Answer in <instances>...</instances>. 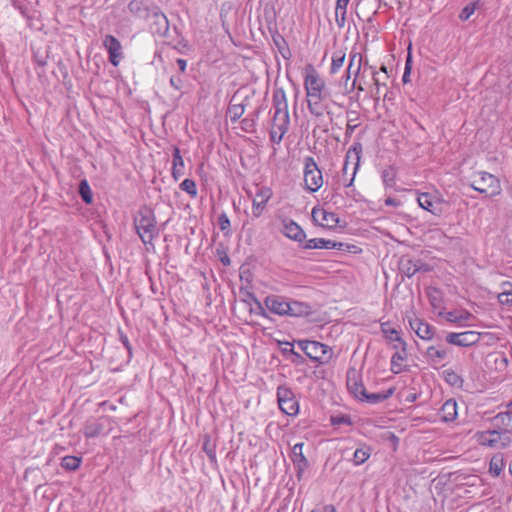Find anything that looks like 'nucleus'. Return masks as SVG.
I'll list each match as a JSON object with an SVG mask.
<instances>
[{"label":"nucleus","instance_id":"obj_1","mask_svg":"<svg viewBox=\"0 0 512 512\" xmlns=\"http://www.w3.org/2000/svg\"><path fill=\"white\" fill-rule=\"evenodd\" d=\"M272 108L273 114L270 121L269 136L272 143L279 145L290 126L288 101L283 88L274 89Z\"/></svg>","mask_w":512,"mask_h":512},{"label":"nucleus","instance_id":"obj_2","mask_svg":"<svg viewBox=\"0 0 512 512\" xmlns=\"http://www.w3.org/2000/svg\"><path fill=\"white\" fill-rule=\"evenodd\" d=\"M134 226L143 244L153 246V241L157 236L154 212L148 207L140 208L134 217Z\"/></svg>","mask_w":512,"mask_h":512},{"label":"nucleus","instance_id":"obj_3","mask_svg":"<svg viewBox=\"0 0 512 512\" xmlns=\"http://www.w3.org/2000/svg\"><path fill=\"white\" fill-rule=\"evenodd\" d=\"M469 186L489 198L499 196L502 193L500 180L495 175L485 171L477 172Z\"/></svg>","mask_w":512,"mask_h":512},{"label":"nucleus","instance_id":"obj_4","mask_svg":"<svg viewBox=\"0 0 512 512\" xmlns=\"http://www.w3.org/2000/svg\"><path fill=\"white\" fill-rule=\"evenodd\" d=\"M304 90L306 97L315 94H329L325 80L312 64L304 67Z\"/></svg>","mask_w":512,"mask_h":512},{"label":"nucleus","instance_id":"obj_5","mask_svg":"<svg viewBox=\"0 0 512 512\" xmlns=\"http://www.w3.org/2000/svg\"><path fill=\"white\" fill-rule=\"evenodd\" d=\"M305 189L311 193L317 192L323 185L322 171L319 169L313 157L304 158L303 169Z\"/></svg>","mask_w":512,"mask_h":512},{"label":"nucleus","instance_id":"obj_6","mask_svg":"<svg viewBox=\"0 0 512 512\" xmlns=\"http://www.w3.org/2000/svg\"><path fill=\"white\" fill-rule=\"evenodd\" d=\"M297 344L304 354L313 361L326 363L331 357L329 347L321 342L299 340L297 341Z\"/></svg>","mask_w":512,"mask_h":512},{"label":"nucleus","instance_id":"obj_7","mask_svg":"<svg viewBox=\"0 0 512 512\" xmlns=\"http://www.w3.org/2000/svg\"><path fill=\"white\" fill-rule=\"evenodd\" d=\"M277 401L280 410L289 416H295L299 412V404L293 391L283 385L277 389Z\"/></svg>","mask_w":512,"mask_h":512},{"label":"nucleus","instance_id":"obj_8","mask_svg":"<svg viewBox=\"0 0 512 512\" xmlns=\"http://www.w3.org/2000/svg\"><path fill=\"white\" fill-rule=\"evenodd\" d=\"M149 28L152 34L164 37L169 31V21L159 9H154L147 15Z\"/></svg>","mask_w":512,"mask_h":512},{"label":"nucleus","instance_id":"obj_9","mask_svg":"<svg viewBox=\"0 0 512 512\" xmlns=\"http://www.w3.org/2000/svg\"><path fill=\"white\" fill-rule=\"evenodd\" d=\"M272 195L271 188L267 186L257 187L255 196L252 199V214L255 218H259L263 214Z\"/></svg>","mask_w":512,"mask_h":512},{"label":"nucleus","instance_id":"obj_10","mask_svg":"<svg viewBox=\"0 0 512 512\" xmlns=\"http://www.w3.org/2000/svg\"><path fill=\"white\" fill-rule=\"evenodd\" d=\"M311 216L313 221L323 228L333 229L337 227L339 223L337 214L329 212L319 206H316L312 209Z\"/></svg>","mask_w":512,"mask_h":512},{"label":"nucleus","instance_id":"obj_11","mask_svg":"<svg viewBox=\"0 0 512 512\" xmlns=\"http://www.w3.org/2000/svg\"><path fill=\"white\" fill-rule=\"evenodd\" d=\"M480 340V333L476 331L451 332L446 335V341L451 345L468 347Z\"/></svg>","mask_w":512,"mask_h":512},{"label":"nucleus","instance_id":"obj_12","mask_svg":"<svg viewBox=\"0 0 512 512\" xmlns=\"http://www.w3.org/2000/svg\"><path fill=\"white\" fill-rule=\"evenodd\" d=\"M103 46L108 52L110 63L117 67L123 58L122 45L120 41L113 35H106Z\"/></svg>","mask_w":512,"mask_h":512},{"label":"nucleus","instance_id":"obj_13","mask_svg":"<svg viewBox=\"0 0 512 512\" xmlns=\"http://www.w3.org/2000/svg\"><path fill=\"white\" fill-rule=\"evenodd\" d=\"M281 224V232L285 237L298 243H301L305 240V231L294 220L284 217L281 219Z\"/></svg>","mask_w":512,"mask_h":512},{"label":"nucleus","instance_id":"obj_14","mask_svg":"<svg viewBox=\"0 0 512 512\" xmlns=\"http://www.w3.org/2000/svg\"><path fill=\"white\" fill-rule=\"evenodd\" d=\"M329 94H315L306 97V103L309 113L316 117L321 118L324 116L327 109L325 101Z\"/></svg>","mask_w":512,"mask_h":512},{"label":"nucleus","instance_id":"obj_15","mask_svg":"<svg viewBox=\"0 0 512 512\" xmlns=\"http://www.w3.org/2000/svg\"><path fill=\"white\" fill-rule=\"evenodd\" d=\"M409 325L420 339L425 341L433 339L434 328L427 322H424L420 318L415 317L409 320Z\"/></svg>","mask_w":512,"mask_h":512},{"label":"nucleus","instance_id":"obj_16","mask_svg":"<svg viewBox=\"0 0 512 512\" xmlns=\"http://www.w3.org/2000/svg\"><path fill=\"white\" fill-rule=\"evenodd\" d=\"M417 202L422 209L432 213L433 215L439 216L441 214L440 205L442 200H435L430 193H419Z\"/></svg>","mask_w":512,"mask_h":512},{"label":"nucleus","instance_id":"obj_17","mask_svg":"<svg viewBox=\"0 0 512 512\" xmlns=\"http://www.w3.org/2000/svg\"><path fill=\"white\" fill-rule=\"evenodd\" d=\"M266 308L279 316H285L288 309V301L277 295L267 296L264 300Z\"/></svg>","mask_w":512,"mask_h":512},{"label":"nucleus","instance_id":"obj_18","mask_svg":"<svg viewBox=\"0 0 512 512\" xmlns=\"http://www.w3.org/2000/svg\"><path fill=\"white\" fill-rule=\"evenodd\" d=\"M381 332L384 338L393 345L394 349L407 346L406 341L401 337L399 331L389 325V323H381Z\"/></svg>","mask_w":512,"mask_h":512},{"label":"nucleus","instance_id":"obj_19","mask_svg":"<svg viewBox=\"0 0 512 512\" xmlns=\"http://www.w3.org/2000/svg\"><path fill=\"white\" fill-rule=\"evenodd\" d=\"M439 416L442 422H454L458 417V406L454 399H448L439 409Z\"/></svg>","mask_w":512,"mask_h":512},{"label":"nucleus","instance_id":"obj_20","mask_svg":"<svg viewBox=\"0 0 512 512\" xmlns=\"http://www.w3.org/2000/svg\"><path fill=\"white\" fill-rule=\"evenodd\" d=\"M344 244L342 242H336L333 240H327L324 238H312L305 242V249H337L342 250Z\"/></svg>","mask_w":512,"mask_h":512},{"label":"nucleus","instance_id":"obj_21","mask_svg":"<svg viewBox=\"0 0 512 512\" xmlns=\"http://www.w3.org/2000/svg\"><path fill=\"white\" fill-rule=\"evenodd\" d=\"M391 357V371L400 374L405 371L404 362L408 359L407 346L399 347Z\"/></svg>","mask_w":512,"mask_h":512},{"label":"nucleus","instance_id":"obj_22","mask_svg":"<svg viewBox=\"0 0 512 512\" xmlns=\"http://www.w3.org/2000/svg\"><path fill=\"white\" fill-rule=\"evenodd\" d=\"M173 160L171 167V175L172 178L177 181L179 180L185 173V163L184 159L181 155L180 149L177 146L173 147Z\"/></svg>","mask_w":512,"mask_h":512},{"label":"nucleus","instance_id":"obj_23","mask_svg":"<svg viewBox=\"0 0 512 512\" xmlns=\"http://www.w3.org/2000/svg\"><path fill=\"white\" fill-rule=\"evenodd\" d=\"M501 440V433L497 430L482 431L477 434V441L482 446L495 447Z\"/></svg>","mask_w":512,"mask_h":512},{"label":"nucleus","instance_id":"obj_24","mask_svg":"<svg viewBox=\"0 0 512 512\" xmlns=\"http://www.w3.org/2000/svg\"><path fill=\"white\" fill-rule=\"evenodd\" d=\"M444 317L448 322L455 323L462 327L468 326L464 323L465 321L474 318V316L468 310L449 311L444 314Z\"/></svg>","mask_w":512,"mask_h":512},{"label":"nucleus","instance_id":"obj_25","mask_svg":"<svg viewBox=\"0 0 512 512\" xmlns=\"http://www.w3.org/2000/svg\"><path fill=\"white\" fill-rule=\"evenodd\" d=\"M361 66H362V55L361 53L359 52H352L350 54V59H349V65H348V68L346 70V80L350 79V70H352V68L355 67V70H354V80L352 82V88L355 87V83H356V79L360 73V70H361Z\"/></svg>","mask_w":512,"mask_h":512},{"label":"nucleus","instance_id":"obj_26","mask_svg":"<svg viewBox=\"0 0 512 512\" xmlns=\"http://www.w3.org/2000/svg\"><path fill=\"white\" fill-rule=\"evenodd\" d=\"M311 307L305 302L291 301L288 302L287 316L301 317L310 313Z\"/></svg>","mask_w":512,"mask_h":512},{"label":"nucleus","instance_id":"obj_27","mask_svg":"<svg viewBox=\"0 0 512 512\" xmlns=\"http://www.w3.org/2000/svg\"><path fill=\"white\" fill-rule=\"evenodd\" d=\"M350 0H337L335 7V22L339 28L346 24L347 7Z\"/></svg>","mask_w":512,"mask_h":512},{"label":"nucleus","instance_id":"obj_28","mask_svg":"<svg viewBox=\"0 0 512 512\" xmlns=\"http://www.w3.org/2000/svg\"><path fill=\"white\" fill-rule=\"evenodd\" d=\"M504 466H505V463H504L503 454L497 453L494 456H492V458L490 460L489 473L493 477H498L502 473Z\"/></svg>","mask_w":512,"mask_h":512},{"label":"nucleus","instance_id":"obj_29","mask_svg":"<svg viewBox=\"0 0 512 512\" xmlns=\"http://www.w3.org/2000/svg\"><path fill=\"white\" fill-rule=\"evenodd\" d=\"M372 449L368 445H361L353 454V463L359 466L365 463L371 456Z\"/></svg>","mask_w":512,"mask_h":512},{"label":"nucleus","instance_id":"obj_30","mask_svg":"<svg viewBox=\"0 0 512 512\" xmlns=\"http://www.w3.org/2000/svg\"><path fill=\"white\" fill-rule=\"evenodd\" d=\"M496 424L506 433L512 434V413L502 412L495 416Z\"/></svg>","mask_w":512,"mask_h":512},{"label":"nucleus","instance_id":"obj_31","mask_svg":"<svg viewBox=\"0 0 512 512\" xmlns=\"http://www.w3.org/2000/svg\"><path fill=\"white\" fill-rule=\"evenodd\" d=\"M347 387L349 391L359 400H364V396H366V390L362 383H359L356 379H351L348 377L347 379Z\"/></svg>","mask_w":512,"mask_h":512},{"label":"nucleus","instance_id":"obj_32","mask_svg":"<svg viewBox=\"0 0 512 512\" xmlns=\"http://www.w3.org/2000/svg\"><path fill=\"white\" fill-rule=\"evenodd\" d=\"M443 379L451 386L461 388L463 386V378L453 369H446L442 373Z\"/></svg>","mask_w":512,"mask_h":512},{"label":"nucleus","instance_id":"obj_33","mask_svg":"<svg viewBox=\"0 0 512 512\" xmlns=\"http://www.w3.org/2000/svg\"><path fill=\"white\" fill-rule=\"evenodd\" d=\"M346 54L343 50H336L332 54L330 73L336 74L343 66Z\"/></svg>","mask_w":512,"mask_h":512},{"label":"nucleus","instance_id":"obj_34","mask_svg":"<svg viewBox=\"0 0 512 512\" xmlns=\"http://www.w3.org/2000/svg\"><path fill=\"white\" fill-rule=\"evenodd\" d=\"M103 428V425L98 421L87 422L83 433L86 438H95L100 435Z\"/></svg>","mask_w":512,"mask_h":512},{"label":"nucleus","instance_id":"obj_35","mask_svg":"<svg viewBox=\"0 0 512 512\" xmlns=\"http://www.w3.org/2000/svg\"><path fill=\"white\" fill-rule=\"evenodd\" d=\"M393 393H394V388H389L388 390L381 392V393H372V394L366 393V396H364L363 401H366L369 403H379V402L384 401V400L388 399L389 397H391L393 395Z\"/></svg>","mask_w":512,"mask_h":512},{"label":"nucleus","instance_id":"obj_36","mask_svg":"<svg viewBox=\"0 0 512 512\" xmlns=\"http://www.w3.org/2000/svg\"><path fill=\"white\" fill-rule=\"evenodd\" d=\"M81 462H82V458L81 457L65 456L61 460V466L65 470L75 471V470H77L80 467Z\"/></svg>","mask_w":512,"mask_h":512},{"label":"nucleus","instance_id":"obj_37","mask_svg":"<svg viewBox=\"0 0 512 512\" xmlns=\"http://www.w3.org/2000/svg\"><path fill=\"white\" fill-rule=\"evenodd\" d=\"M426 354L433 363H438L447 357V351L436 346L428 347Z\"/></svg>","mask_w":512,"mask_h":512},{"label":"nucleus","instance_id":"obj_38","mask_svg":"<svg viewBox=\"0 0 512 512\" xmlns=\"http://www.w3.org/2000/svg\"><path fill=\"white\" fill-rule=\"evenodd\" d=\"M396 169L394 167H388L382 171V180L386 187H393L396 183Z\"/></svg>","mask_w":512,"mask_h":512},{"label":"nucleus","instance_id":"obj_39","mask_svg":"<svg viewBox=\"0 0 512 512\" xmlns=\"http://www.w3.org/2000/svg\"><path fill=\"white\" fill-rule=\"evenodd\" d=\"M79 193L86 204L92 203L93 196L87 180H82L79 184Z\"/></svg>","mask_w":512,"mask_h":512},{"label":"nucleus","instance_id":"obj_40","mask_svg":"<svg viewBox=\"0 0 512 512\" xmlns=\"http://www.w3.org/2000/svg\"><path fill=\"white\" fill-rule=\"evenodd\" d=\"M180 189L189 194L192 198H195L198 195L196 183L192 179L183 180L180 184Z\"/></svg>","mask_w":512,"mask_h":512},{"label":"nucleus","instance_id":"obj_41","mask_svg":"<svg viewBox=\"0 0 512 512\" xmlns=\"http://www.w3.org/2000/svg\"><path fill=\"white\" fill-rule=\"evenodd\" d=\"M303 443H297L292 448V460L293 462H305V456L303 454Z\"/></svg>","mask_w":512,"mask_h":512},{"label":"nucleus","instance_id":"obj_42","mask_svg":"<svg viewBox=\"0 0 512 512\" xmlns=\"http://www.w3.org/2000/svg\"><path fill=\"white\" fill-rule=\"evenodd\" d=\"M476 5L475 4H469L466 5L460 12L459 18L461 21H467L475 12Z\"/></svg>","mask_w":512,"mask_h":512},{"label":"nucleus","instance_id":"obj_43","mask_svg":"<svg viewBox=\"0 0 512 512\" xmlns=\"http://www.w3.org/2000/svg\"><path fill=\"white\" fill-rule=\"evenodd\" d=\"M244 112V108L241 105H233L229 108L230 118L233 122L237 121Z\"/></svg>","mask_w":512,"mask_h":512},{"label":"nucleus","instance_id":"obj_44","mask_svg":"<svg viewBox=\"0 0 512 512\" xmlns=\"http://www.w3.org/2000/svg\"><path fill=\"white\" fill-rule=\"evenodd\" d=\"M169 82L170 86L176 91H180L183 87V80L180 76H172Z\"/></svg>","mask_w":512,"mask_h":512},{"label":"nucleus","instance_id":"obj_45","mask_svg":"<svg viewBox=\"0 0 512 512\" xmlns=\"http://www.w3.org/2000/svg\"><path fill=\"white\" fill-rule=\"evenodd\" d=\"M286 345L287 346H290V355H292L294 358H293V362L296 363V364H300L303 362V357L300 355V353L296 352L293 348V344L290 343V342H286Z\"/></svg>","mask_w":512,"mask_h":512},{"label":"nucleus","instance_id":"obj_46","mask_svg":"<svg viewBox=\"0 0 512 512\" xmlns=\"http://www.w3.org/2000/svg\"><path fill=\"white\" fill-rule=\"evenodd\" d=\"M218 223L222 231L227 230L230 227V220L226 214H222L219 216Z\"/></svg>","mask_w":512,"mask_h":512},{"label":"nucleus","instance_id":"obj_47","mask_svg":"<svg viewBox=\"0 0 512 512\" xmlns=\"http://www.w3.org/2000/svg\"><path fill=\"white\" fill-rule=\"evenodd\" d=\"M509 296H510V290H507L505 288L500 294H498V301L501 304H508V303H510Z\"/></svg>","mask_w":512,"mask_h":512},{"label":"nucleus","instance_id":"obj_48","mask_svg":"<svg viewBox=\"0 0 512 512\" xmlns=\"http://www.w3.org/2000/svg\"><path fill=\"white\" fill-rule=\"evenodd\" d=\"M358 166H359L358 162L355 163V165L353 166V171H352L351 177L344 180V186L345 187L349 188V187L352 186V184L354 182V179H355V175H356Z\"/></svg>","mask_w":512,"mask_h":512},{"label":"nucleus","instance_id":"obj_49","mask_svg":"<svg viewBox=\"0 0 512 512\" xmlns=\"http://www.w3.org/2000/svg\"><path fill=\"white\" fill-rule=\"evenodd\" d=\"M176 62H177V65H178L181 73H185L186 69H187V60L179 58V59H177Z\"/></svg>","mask_w":512,"mask_h":512},{"label":"nucleus","instance_id":"obj_50","mask_svg":"<svg viewBox=\"0 0 512 512\" xmlns=\"http://www.w3.org/2000/svg\"><path fill=\"white\" fill-rule=\"evenodd\" d=\"M350 193H351V197L353 198V200H354L355 202H359V201H362V200H363L362 195H361L359 192H357L355 189H352V190L350 191Z\"/></svg>","mask_w":512,"mask_h":512},{"label":"nucleus","instance_id":"obj_51","mask_svg":"<svg viewBox=\"0 0 512 512\" xmlns=\"http://www.w3.org/2000/svg\"><path fill=\"white\" fill-rule=\"evenodd\" d=\"M408 64H409V59L406 62L405 71H404V74H403V77H402V80H403L404 83H406L408 81V77H409V74H410V67H409Z\"/></svg>","mask_w":512,"mask_h":512},{"label":"nucleus","instance_id":"obj_52","mask_svg":"<svg viewBox=\"0 0 512 512\" xmlns=\"http://www.w3.org/2000/svg\"><path fill=\"white\" fill-rule=\"evenodd\" d=\"M121 340H122V343L124 344V346L127 348V350L130 353L132 348H131V345H130V342H129L127 336L122 335L121 336Z\"/></svg>","mask_w":512,"mask_h":512},{"label":"nucleus","instance_id":"obj_53","mask_svg":"<svg viewBox=\"0 0 512 512\" xmlns=\"http://www.w3.org/2000/svg\"><path fill=\"white\" fill-rule=\"evenodd\" d=\"M385 205H386V206H397V205H398V203H397V201H396L395 199H393V198H387V199L385 200Z\"/></svg>","mask_w":512,"mask_h":512},{"label":"nucleus","instance_id":"obj_54","mask_svg":"<svg viewBox=\"0 0 512 512\" xmlns=\"http://www.w3.org/2000/svg\"><path fill=\"white\" fill-rule=\"evenodd\" d=\"M507 289V290H510V295L512 294V283L509 282V281H505L502 283V289Z\"/></svg>","mask_w":512,"mask_h":512},{"label":"nucleus","instance_id":"obj_55","mask_svg":"<svg viewBox=\"0 0 512 512\" xmlns=\"http://www.w3.org/2000/svg\"><path fill=\"white\" fill-rule=\"evenodd\" d=\"M327 512H337L336 508L333 505H327L324 507Z\"/></svg>","mask_w":512,"mask_h":512},{"label":"nucleus","instance_id":"obj_56","mask_svg":"<svg viewBox=\"0 0 512 512\" xmlns=\"http://www.w3.org/2000/svg\"><path fill=\"white\" fill-rule=\"evenodd\" d=\"M373 80H374V83L377 87V90H379V86H380V81L378 80V78L376 77V73L374 74V77H373Z\"/></svg>","mask_w":512,"mask_h":512},{"label":"nucleus","instance_id":"obj_57","mask_svg":"<svg viewBox=\"0 0 512 512\" xmlns=\"http://www.w3.org/2000/svg\"><path fill=\"white\" fill-rule=\"evenodd\" d=\"M416 271H417V269H416V268H415V269H413V270L408 269V270L406 271V275H407V276H409V277H411L412 275H414V274H415V272H416Z\"/></svg>","mask_w":512,"mask_h":512},{"label":"nucleus","instance_id":"obj_58","mask_svg":"<svg viewBox=\"0 0 512 512\" xmlns=\"http://www.w3.org/2000/svg\"><path fill=\"white\" fill-rule=\"evenodd\" d=\"M139 3V0H133L131 3H130V8L131 10L134 9V7Z\"/></svg>","mask_w":512,"mask_h":512},{"label":"nucleus","instance_id":"obj_59","mask_svg":"<svg viewBox=\"0 0 512 512\" xmlns=\"http://www.w3.org/2000/svg\"><path fill=\"white\" fill-rule=\"evenodd\" d=\"M283 353H284V354H290V346H287V345L285 344V347L283 348Z\"/></svg>","mask_w":512,"mask_h":512},{"label":"nucleus","instance_id":"obj_60","mask_svg":"<svg viewBox=\"0 0 512 512\" xmlns=\"http://www.w3.org/2000/svg\"><path fill=\"white\" fill-rule=\"evenodd\" d=\"M347 168H348V161L346 160L343 167V174L344 176L347 174Z\"/></svg>","mask_w":512,"mask_h":512},{"label":"nucleus","instance_id":"obj_61","mask_svg":"<svg viewBox=\"0 0 512 512\" xmlns=\"http://www.w3.org/2000/svg\"><path fill=\"white\" fill-rule=\"evenodd\" d=\"M208 449H209V446H207V444H205V445H204V450H205L206 452H208L210 455H212V454H213V450H211V449H210V450H208Z\"/></svg>","mask_w":512,"mask_h":512},{"label":"nucleus","instance_id":"obj_62","mask_svg":"<svg viewBox=\"0 0 512 512\" xmlns=\"http://www.w3.org/2000/svg\"><path fill=\"white\" fill-rule=\"evenodd\" d=\"M208 449H209V446H207V444H205V445H204V450H205L206 452H208L210 455H212V454H213V450H211V449H210V450H208Z\"/></svg>","mask_w":512,"mask_h":512},{"label":"nucleus","instance_id":"obj_63","mask_svg":"<svg viewBox=\"0 0 512 512\" xmlns=\"http://www.w3.org/2000/svg\"><path fill=\"white\" fill-rule=\"evenodd\" d=\"M258 306H259V308L261 309V313H260V315H262V316H264V317H265V316H266V313H265L264 309L262 308L261 304H260V303H258Z\"/></svg>","mask_w":512,"mask_h":512},{"label":"nucleus","instance_id":"obj_64","mask_svg":"<svg viewBox=\"0 0 512 512\" xmlns=\"http://www.w3.org/2000/svg\"><path fill=\"white\" fill-rule=\"evenodd\" d=\"M223 264L227 265L230 263L229 258L226 257L225 259H222Z\"/></svg>","mask_w":512,"mask_h":512}]
</instances>
